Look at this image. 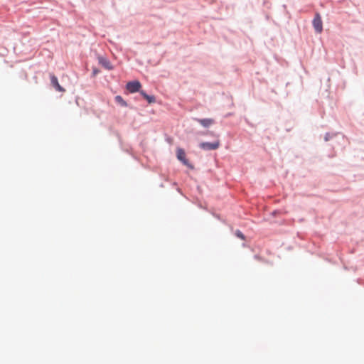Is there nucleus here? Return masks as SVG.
Returning a JSON list of instances; mask_svg holds the SVG:
<instances>
[{"instance_id":"nucleus-6","label":"nucleus","mask_w":364,"mask_h":364,"mask_svg":"<svg viewBox=\"0 0 364 364\" xmlns=\"http://www.w3.org/2000/svg\"><path fill=\"white\" fill-rule=\"evenodd\" d=\"M97 60H98V63L100 65H102L105 69H106L107 70H114V65L111 63V62L107 57L99 55L97 56Z\"/></svg>"},{"instance_id":"nucleus-11","label":"nucleus","mask_w":364,"mask_h":364,"mask_svg":"<svg viewBox=\"0 0 364 364\" xmlns=\"http://www.w3.org/2000/svg\"><path fill=\"white\" fill-rule=\"evenodd\" d=\"M100 73V70L97 67H92L91 77H95Z\"/></svg>"},{"instance_id":"nucleus-3","label":"nucleus","mask_w":364,"mask_h":364,"mask_svg":"<svg viewBox=\"0 0 364 364\" xmlns=\"http://www.w3.org/2000/svg\"><path fill=\"white\" fill-rule=\"evenodd\" d=\"M220 142L219 140L214 141H202L199 144L200 149L204 151H214L220 147Z\"/></svg>"},{"instance_id":"nucleus-16","label":"nucleus","mask_w":364,"mask_h":364,"mask_svg":"<svg viewBox=\"0 0 364 364\" xmlns=\"http://www.w3.org/2000/svg\"><path fill=\"white\" fill-rule=\"evenodd\" d=\"M160 187H164V184H163V183H161V184H160Z\"/></svg>"},{"instance_id":"nucleus-2","label":"nucleus","mask_w":364,"mask_h":364,"mask_svg":"<svg viewBox=\"0 0 364 364\" xmlns=\"http://www.w3.org/2000/svg\"><path fill=\"white\" fill-rule=\"evenodd\" d=\"M142 85L141 82L137 80H132L128 81L125 85V90L127 91L129 93L134 94L139 92L140 93V91L142 90L141 89Z\"/></svg>"},{"instance_id":"nucleus-9","label":"nucleus","mask_w":364,"mask_h":364,"mask_svg":"<svg viewBox=\"0 0 364 364\" xmlns=\"http://www.w3.org/2000/svg\"><path fill=\"white\" fill-rule=\"evenodd\" d=\"M114 102L121 107L134 109V107L128 104L127 102L124 100L121 95H116L114 97Z\"/></svg>"},{"instance_id":"nucleus-4","label":"nucleus","mask_w":364,"mask_h":364,"mask_svg":"<svg viewBox=\"0 0 364 364\" xmlns=\"http://www.w3.org/2000/svg\"><path fill=\"white\" fill-rule=\"evenodd\" d=\"M312 26L316 33H321L323 31V21L321 16L316 12L312 20Z\"/></svg>"},{"instance_id":"nucleus-1","label":"nucleus","mask_w":364,"mask_h":364,"mask_svg":"<svg viewBox=\"0 0 364 364\" xmlns=\"http://www.w3.org/2000/svg\"><path fill=\"white\" fill-rule=\"evenodd\" d=\"M176 159L185 166L191 170H194V165L189 161L186 157V153L184 149L181 147H177L176 150Z\"/></svg>"},{"instance_id":"nucleus-12","label":"nucleus","mask_w":364,"mask_h":364,"mask_svg":"<svg viewBox=\"0 0 364 364\" xmlns=\"http://www.w3.org/2000/svg\"><path fill=\"white\" fill-rule=\"evenodd\" d=\"M331 134L329 132H326L324 135L323 139L325 141H328L331 139Z\"/></svg>"},{"instance_id":"nucleus-7","label":"nucleus","mask_w":364,"mask_h":364,"mask_svg":"<svg viewBox=\"0 0 364 364\" xmlns=\"http://www.w3.org/2000/svg\"><path fill=\"white\" fill-rule=\"evenodd\" d=\"M139 95L144 100L146 101V102L149 104V105H151V104H154L156 102V98L155 97V95H152V94H149L146 90H142L141 91H140V93H139Z\"/></svg>"},{"instance_id":"nucleus-13","label":"nucleus","mask_w":364,"mask_h":364,"mask_svg":"<svg viewBox=\"0 0 364 364\" xmlns=\"http://www.w3.org/2000/svg\"><path fill=\"white\" fill-rule=\"evenodd\" d=\"M280 213V211L279 210H274L271 215L274 217H276L277 215H278Z\"/></svg>"},{"instance_id":"nucleus-14","label":"nucleus","mask_w":364,"mask_h":364,"mask_svg":"<svg viewBox=\"0 0 364 364\" xmlns=\"http://www.w3.org/2000/svg\"><path fill=\"white\" fill-rule=\"evenodd\" d=\"M357 282H358L359 284L364 285V281H363L362 279H357Z\"/></svg>"},{"instance_id":"nucleus-10","label":"nucleus","mask_w":364,"mask_h":364,"mask_svg":"<svg viewBox=\"0 0 364 364\" xmlns=\"http://www.w3.org/2000/svg\"><path fill=\"white\" fill-rule=\"evenodd\" d=\"M234 235L236 237L242 240H246V236L245 235V234L239 229H237L235 232H234Z\"/></svg>"},{"instance_id":"nucleus-8","label":"nucleus","mask_w":364,"mask_h":364,"mask_svg":"<svg viewBox=\"0 0 364 364\" xmlns=\"http://www.w3.org/2000/svg\"><path fill=\"white\" fill-rule=\"evenodd\" d=\"M193 120L198 122L204 128H208L215 123V120L212 118H194Z\"/></svg>"},{"instance_id":"nucleus-5","label":"nucleus","mask_w":364,"mask_h":364,"mask_svg":"<svg viewBox=\"0 0 364 364\" xmlns=\"http://www.w3.org/2000/svg\"><path fill=\"white\" fill-rule=\"evenodd\" d=\"M50 80V87H53L56 92H65V89L60 85L58 78L53 74H49Z\"/></svg>"},{"instance_id":"nucleus-15","label":"nucleus","mask_w":364,"mask_h":364,"mask_svg":"<svg viewBox=\"0 0 364 364\" xmlns=\"http://www.w3.org/2000/svg\"><path fill=\"white\" fill-rule=\"evenodd\" d=\"M245 122H247L250 126H251L252 127H254V125H253L251 122H249V120H248L247 119H245Z\"/></svg>"}]
</instances>
